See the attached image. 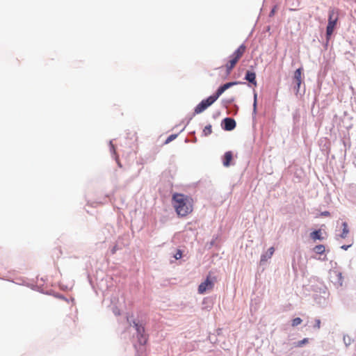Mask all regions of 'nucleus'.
Wrapping results in <instances>:
<instances>
[{"label":"nucleus","mask_w":356,"mask_h":356,"mask_svg":"<svg viewBox=\"0 0 356 356\" xmlns=\"http://www.w3.org/2000/svg\"><path fill=\"white\" fill-rule=\"evenodd\" d=\"M172 205L178 216L186 217L193 211V200L183 193H175L172 196Z\"/></svg>","instance_id":"nucleus-1"},{"label":"nucleus","mask_w":356,"mask_h":356,"mask_svg":"<svg viewBox=\"0 0 356 356\" xmlns=\"http://www.w3.org/2000/svg\"><path fill=\"white\" fill-rule=\"evenodd\" d=\"M237 83V82H229V83H227L222 86H221L220 87H219L218 88V90H216V93L213 95H211V97L213 99V100L216 102L218 97L226 90H227L228 88H229L230 87H232V86H234Z\"/></svg>","instance_id":"nucleus-9"},{"label":"nucleus","mask_w":356,"mask_h":356,"mask_svg":"<svg viewBox=\"0 0 356 356\" xmlns=\"http://www.w3.org/2000/svg\"><path fill=\"white\" fill-rule=\"evenodd\" d=\"M216 282L215 277H211V273L207 276L206 280L202 282L198 286V293L200 294H204L207 291H211L214 287V284Z\"/></svg>","instance_id":"nucleus-4"},{"label":"nucleus","mask_w":356,"mask_h":356,"mask_svg":"<svg viewBox=\"0 0 356 356\" xmlns=\"http://www.w3.org/2000/svg\"><path fill=\"white\" fill-rule=\"evenodd\" d=\"M181 257H182V252H181V251L180 250H178L177 253L175 255V258L176 259H179L181 258Z\"/></svg>","instance_id":"nucleus-23"},{"label":"nucleus","mask_w":356,"mask_h":356,"mask_svg":"<svg viewBox=\"0 0 356 356\" xmlns=\"http://www.w3.org/2000/svg\"><path fill=\"white\" fill-rule=\"evenodd\" d=\"M302 319L299 317L298 318H295L293 321H292V326L293 327H296L298 325H300L301 323H302Z\"/></svg>","instance_id":"nucleus-20"},{"label":"nucleus","mask_w":356,"mask_h":356,"mask_svg":"<svg viewBox=\"0 0 356 356\" xmlns=\"http://www.w3.org/2000/svg\"><path fill=\"white\" fill-rule=\"evenodd\" d=\"M215 102L213 99L209 96L206 99H203L199 104L196 106L194 110L195 114H199L205 111L209 106Z\"/></svg>","instance_id":"nucleus-5"},{"label":"nucleus","mask_w":356,"mask_h":356,"mask_svg":"<svg viewBox=\"0 0 356 356\" xmlns=\"http://www.w3.org/2000/svg\"><path fill=\"white\" fill-rule=\"evenodd\" d=\"M313 250L318 254H322L325 252V248L323 245H318L314 248Z\"/></svg>","instance_id":"nucleus-18"},{"label":"nucleus","mask_w":356,"mask_h":356,"mask_svg":"<svg viewBox=\"0 0 356 356\" xmlns=\"http://www.w3.org/2000/svg\"><path fill=\"white\" fill-rule=\"evenodd\" d=\"M177 134H172V135L169 136L168 137V138L166 139L165 144H168V143H170L171 141L175 140L177 138Z\"/></svg>","instance_id":"nucleus-21"},{"label":"nucleus","mask_w":356,"mask_h":356,"mask_svg":"<svg viewBox=\"0 0 356 356\" xmlns=\"http://www.w3.org/2000/svg\"><path fill=\"white\" fill-rule=\"evenodd\" d=\"M349 247H350V245H343V246L341 247V248H342V249H343V250H348V248Z\"/></svg>","instance_id":"nucleus-26"},{"label":"nucleus","mask_w":356,"mask_h":356,"mask_svg":"<svg viewBox=\"0 0 356 356\" xmlns=\"http://www.w3.org/2000/svg\"><path fill=\"white\" fill-rule=\"evenodd\" d=\"M310 237L314 241L323 240V238L321 236V231L320 229L312 232L310 234Z\"/></svg>","instance_id":"nucleus-16"},{"label":"nucleus","mask_w":356,"mask_h":356,"mask_svg":"<svg viewBox=\"0 0 356 356\" xmlns=\"http://www.w3.org/2000/svg\"><path fill=\"white\" fill-rule=\"evenodd\" d=\"M223 129L226 131H232L236 127V121L231 118H226L223 120Z\"/></svg>","instance_id":"nucleus-11"},{"label":"nucleus","mask_w":356,"mask_h":356,"mask_svg":"<svg viewBox=\"0 0 356 356\" xmlns=\"http://www.w3.org/2000/svg\"><path fill=\"white\" fill-rule=\"evenodd\" d=\"M246 50V46L241 44L238 49L230 56V59L225 65L227 74H229L232 69L236 66L238 60L242 58Z\"/></svg>","instance_id":"nucleus-2"},{"label":"nucleus","mask_w":356,"mask_h":356,"mask_svg":"<svg viewBox=\"0 0 356 356\" xmlns=\"http://www.w3.org/2000/svg\"><path fill=\"white\" fill-rule=\"evenodd\" d=\"M274 252H275L274 248L273 247H270L268 250L267 252L265 254L261 255V261H265L268 259H270L273 256Z\"/></svg>","instance_id":"nucleus-15"},{"label":"nucleus","mask_w":356,"mask_h":356,"mask_svg":"<svg viewBox=\"0 0 356 356\" xmlns=\"http://www.w3.org/2000/svg\"><path fill=\"white\" fill-rule=\"evenodd\" d=\"M212 133V127L211 124L207 125L203 129V134L204 136H207Z\"/></svg>","instance_id":"nucleus-19"},{"label":"nucleus","mask_w":356,"mask_h":356,"mask_svg":"<svg viewBox=\"0 0 356 356\" xmlns=\"http://www.w3.org/2000/svg\"><path fill=\"white\" fill-rule=\"evenodd\" d=\"M274 13H275V8H273V9L271 10V12H270V16L273 15H274Z\"/></svg>","instance_id":"nucleus-27"},{"label":"nucleus","mask_w":356,"mask_h":356,"mask_svg":"<svg viewBox=\"0 0 356 356\" xmlns=\"http://www.w3.org/2000/svg\"><path fill=\"white\" fill-rule=\"evenodd\" d=\"M245 80L252 83L254 86H257L256 74L254 72L248 71L245 76Z\"/></svg>","instance_id":"nucleus-14"},{"label":"nucleus","mask_w":356,"mask_h":356,"mask_svg":"<svg viewBox=\"0 0 356 356\" xmlns=\"http://www.w3.org/2000/svg\"><path fill=\"white\" fill-rule=\"evenodd\" d=\"M308 342V339L305 338L300 341L298 342V346H302L305 343Z\"/></svg>","instance_id":"nucleus-25"},{"label":"nucleus","mask_w":356,"mask_h":356,"mask_svg":"<svg viewBox=\"0 0 356 356\" xmlns=\"http://www.w3.org/2000/svg\"><path fill=\"white\" fill-rule=\"evenodd\" d=\"M343 230L342 233L340 235L341 238H346L349 233V229L348 226V223L346 222H343L342 223Z\"/></svg>","instance_id":"nucleus-17"},{"label":"nucleus","mask_w":356,"mask_h":356,"mask_svg":"<svg viewBox=\"0 0 356 356\" xmlns=\"http://www.w3.org/2000/svg\"><path fill=\"white\" fill-rule=\"evenodd\" d=\"M257 94L254 92V103H253V110L254 112L257 111Z\"/></svg>","instance_id":"nucleus-22"},{"label":"nucleus","mask_w":356,"mask_h":356,"mask_svg":"<svg viewBox=\"0 0 356 356\" xmlns=\"http://www.w3.org/2000/svg\"><path fill=\"white\" fill-rule=\"evenodd\" d=\"M323 215H324V216H329V215H330V213H329L328 211H325V212H323Z\"/></svg>","instance_id":"nucleus-28"},{"label":"nucleus","mask_w":356,"mask_h":356,"mask_svg":"<svg viewBox=\"0 0 356 356\" xmlns=\"http://www.w3.org/2000/svg\"><path fill=\"white\" fill-rule=\"evenodd\" d=\"M237 83V82H229V83H227L222 86H221L220 87H219L218 88V90H216V93L213 95H211V97L213 99V100L216 102L218 97L226 90H227L228 88H229L230 87H232V86H234Z\"/></svg>","instance_id":"nucleus-7"},{"label":"nucleus","mask_w":356,"mask_h":356,"mask_svg":"<svg viewBox=\"0 0 356 356\" xmlns=\"http://www.w3.org/2000/svg\"><path fill=\"white\" fill-rule=\"evenodd\" d=\"M134 327L137 332L138 342L141 345H145L147 342V339L146 335L145 334L144 327L141 325H139L136 322H134Z\"/></svg>","instance_id":"nucleus-6"},{"label":"nucleus","mask_w":356,"mask_h":356,"mask_svg":"<svg viewBox=\"0 0 356 356\" xmlns=\"http://www.w3.org/2000/svg\"><path fill=\"white\" fill-rule=\"evenodd\" d=\"M302 68L297 69L293 75V81L297 86V91L299 90L301 83H302Z\"/></svg>","instance_id":"nucleus-12"},{"label":"nucleus","mask_w":356,"mask_h":356,"mask_svg":"<svg viewBox=\"0 0 356 356\" xmlns=\"http://www.w3.org/2000/svg\"><path fill=\"white\" fill-rule=\"evenodd\" d=\"M314 327L317 329H319L321 327V320L320 319L315 320V325H314Z\"/></svg>","instance_id":"nucleus-24"},{"label":"nucleus","mask_w":356,"mask_h":356,"mask_svg":"<svg viewBox=\"0 0 356 356\" xmlns=\"http://www.w3.org/2000/svg\"><path fill=\"white\" fill-rule=\"evenodd\" d=\"M237 83V82H229V83H227L222 86H221L220 87H219L218 88V90H216V93L213 95H211V97L213 99V100L216 102L218 97L226 90H227L228 88H229L230 87H232V86H234Z\"/></svg>","instance_id":"nucleus-8"},{"label":"nucleus","mask_w":356,"mask_h":356,"mask_svg":"<svg viewBox=\"0 0 356 356\" xmlns=\"http://www.w3.org/2000/svg\"><path fill=\"white\" fill-rule=\"evenodd\" d=\"M233 155L232 152L230 151L226 152L224 154L222 163L225 167H229L231 164V161H232Z\"/></svg>","instance_id":"nucleus-13"},{"label":"nucleus","mask_w":356,"mask_h":356,"mask_svg":"<svg viewBox=\"0 0 356 356\" xmlns=\"http://www.w3.org/2000/svg\"><path fill=\"white\" fill-rule=\"evenodd\" d=\"M332 282L337 287L342 286L343 285V277L341 272L337 270H333L331 273Z\"/></svg>","instance_id":"nucleus-10"},{"label":"nucleus","mask_w":356,"mask_h":356,"mask_svg":"<svg viewBox=\"0 0 356 356\" xmlns=\"http://www.w3.org/2000/svg\"><path fill=\"white\" fill-rule=\"evenodd\" d=\"M339 19V11L334 8H330L328 12V23L326 28V38L329 40L334 32Z\"/></svg>","instance_id":"nucleus-3"}]
</instances>
